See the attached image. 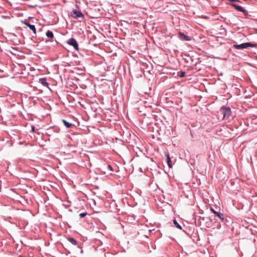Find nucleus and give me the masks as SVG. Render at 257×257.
<instances>
[{"label": "nucleus", "mask_w": 257, "mask_h": 257, "mask_svg": "<svg viewBox=\"0 0 257 257\" xmlns=\"http://www.w3.org/2000/svg\"><path fill=\"white\" fill-rule=\"evenodd\" d=\"M257 46V45L255 44H253L249 42L244 43H242L239 45H234L233 46V47L237 49H243L247 48L249 47H256Z\"/></svg>", "instance_id": "1"}, {"label": "nucleus", "mask_w": 257, "mask_h": 257, "mask_svg": "<svg viewBox=\"0 0 257 257\" xmlns=\"http://www.w3.org/2000/svg\"><path fill=\"white\" fill-rule=\"evenodd\" d=\"M220 113L223 114V118H228L231 115V111L229 107H222L220 109Z\"/></svg>", "instance_id": "2"}, {"label": "nucleus", "mask_w": 257, "mask_h": 257, "mask_svg": "<svg viewBox=\"0 0 257 257\" xmlns=\"http://www.w3.org/2000/svg\"><path fill=\"white\" fill-rule=\"evenodd\" d=\"M71 15L75 19H77L80 17H83V15L80 11L76 10H73L71 13Z\"/></svg>", "instance_id": "3"}, {"label": "nucleus", "mask_w": 257, "mask_h": 257, "mask_svg": "<svg viewBox=\"0 0 257 257\" xmlns=\"http://www.w3.org/2000/svg\"><path fill=\"white\" fill-rule=\"evenodd\" d=\"M68 44L73 46L76 50H78V45L75 39L73 38L70 39L68 41Z\"/></svg>", "instance_id": "4"}, {"label": "nucleus", "mask_w": 257, "mask_h": 257, "mask_svg": "<svg viewBox=\"0 0 257 257\" xmlns=\"http://www.w3.org/2000/svg\"><path fill=\"white\" fill-rule=\"evenodd\" d=\"M211 211L216 216L218 217L221 220L224 219L223 214L215 211L213 208H211Z\"/></svg>", "instance_id": "5"}, {"label": "nucleus", "mask_w": 257, "mask_h": 257, "mask_svg": "<svg viewBox=\"0 0 257 257\" xmlns=\"http://www.w3.org/2000/svg\"><path fill=\"white\" fill-rule=\"evenodd\" d=\"M39 82L43 86L48 87V83L47 82V79L45 78H40Z\"/></svg>", "instance_id": "6"}, {"label": "nucleus", "mask_w": 257, "mask_h": 257, "mask_svg": "<svg viewBox=\"0 0 257 257\" xmlns=\"http://www.w3.org/2000/svg\"><path fill=\"white\" fill-rule=\"evenodd\" d=\"M179 37L180 38L182 39V40H186V41H189L190 39L189 38V37L185 35L184 34L181 33V32H179Z\"/></svg>", "instance_id": "7"}, {"label": "nucleus", "mask_w": 257, "mask_h": 257, "mask_svg": "<svg viewBox=\"0 0 257 257\" xmlns=\"http://www.w3.org/2000/svg\"><path fill=\"white\" fill-rule=\"evenodd\" d=\"M25 24L27 25L34 32V34H36V30L34 25H31L28 23H25Z\"/></svg>", "instance_id": "8"}, {"label": "nucleus", "mask_w": 257, "mask_h": 257, "mask_svg": "<svg viewBox=\"0 0 257 257\" xmlns=\"http://www.w3.org/2000/svg\"><path fill=\"white\" fill-rule=\"evenodd\" d=\"M233 7L237 10L240 11V12H243V13H245L246 11L244 9H243L242 8V7L241 6H237L235 4H233L232 5Z\"/></svg>", "instance_id": "9"}, {"label": "nucleus", "mask_w": 257, "mask_h": 257, "mask_svg": "<svg viewBox=\"0 0 257 257\" xmlns=\"http://www.w3.org/2000/svg\"><path fill=\"white\" fill-rule=\"evenodd\" d=\"M166 157H167V164L168 165L169 167L171 168L172 167V164L171 160V158L170 157L169 154H167L166 155Z\"/></svg>", "instance_id": "10"}, {"label": "nucleus", "mask_w": 257, "mask_h": 257, "mask_svg": "<svg viewBox=\"0 0 257 257\" xmlns=\"http://www.w3.org/2000/svg\"><path fill=\"white\" fill-rule=\"evenodd\" d=\"M62 122H63L64 125L67 127V128H70L71 127L73 124L71 123H70L66 121L65 119L62 120Z\"/></svg>", "instance_id": "11"}, {"label": "nucleus", "mask_w": 257, "mask_h": 257, "mask_svg": "<svg viewBox=\"0 0 257 257\" xmlns=\"http://www.w3.org/2000/svg\"><path fill=\"white\" fill-rule=\"evenodd\" d=\"M46 36L48 38H51V39L53 38L54 37L53 33L50 31H48L46 32Z\"/></svg>", "instance_id": "12"}, {"label": "nucleus", "mask_w": 257, "mask_h": 257, "mask_svg": "<svg viewBox=\"0 0 257 257\" xmlns=\"http://www.w3.org/2000/svg\"><path fill=\"white\" fill-rule=\"evenodd\" d=\"M68 240L73 245H76V241L73 238H69Z\"/></svg>", "instance_id": "13"}, {"label": "nucleus", "mask_w": 257, "mask_h": 257, "mask_svg": "<svg viewBox=\"0 0 257 257\" xmlns=\"http://www.w3.org/2000/svg\"><path fill=\"white\" fill-rule=\"evenodd\" d=\"M173 222H174V224L177 228H178L179 229H181V226L177 223V222L176 220H174Z\"/></svg>", "instance_id": "14"}, {"label": "nucleus", "mask_w": 257, "mask_h": 257, "mask_svg": "<svg viewBox=\"0 0 257 257\" xmlns=\"http://www.w3.org/2000/svg\"><path fill=\"white\" fill-rule=\"evenodd\" d=\"M87 214V213L85 212V213H80L79 214V216L81 218L82 217H84L86 216V215Z\"/></svg>", "instance_id": "15"}, {"label": "nucleus", "mask_w": 257, "mask_h": 257, "mask_svg": "<svg viewBox=\"0 0 257 257\" xmlns=\"http://www.w3.org/2000/svg\"><path fill=\"white\" fill-rule=\"evenodd\" d=\"M185 73L184 72H180V77H183L185 76Z\"/></svg>", "instance_id": "16"}, {"label": "nucleus", "mask_w": 257, "mask_h": 257, "mask_svg": "<svg viewBox=\"0 0 257 257\" xmlns=\"http://www.w3.org/2000/svg\"><path fill=\"white\" fill-rule=\"evenodd\" d=\"M108 167H109V168L111 170H112V167H111V166L109 165V166H108Z\"/></svg>", "instance_id": "17"}, {"label": "nucleus", "mask_w": 257, "mask_h": 257, "mask_svg": "<svg viewBox=\"0 0 257 257\" xmlns=\"http://www.w3.org/2000/svg\"><path fill=\"white\" fill-rule=\"evenodd\" d=\"M230 2H235L237 1V0H228Z\"/></svg>", "instance_id": "18"}]
</instances>
